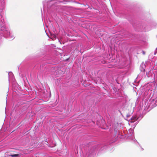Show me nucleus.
<instances>
[{"mask_svg":"<svg viewBox=\"0 0 157 157\" xmlns=\"http://www.w3.org/2000/svg\"><path fill=\"white\" fill-rule=\"evenodd\" d=\"M10 156L13 157H18L19 156V155L17 154L11 155H10Z\"/></svg>","mask_w":157,"mask_h":157,"instance_id":"f257e3e1","label":"nucleus"},{"mask_svg":"<svg viewBox=\"0 0 157 157\" xmlns=\"http://www.w3.org/2000/svg\"><path fill=\"white\" fill-rule=\"evenodd\" d=\"M131 119L132 120H133L132 122H134L135 121H136V118L135 117L134 118L133 117H132V118H131Z\"/></svg>","mask_w":157,"mask_h":157,"instance_id":"f03ea898","label":"nucleus"}]
</instances>
